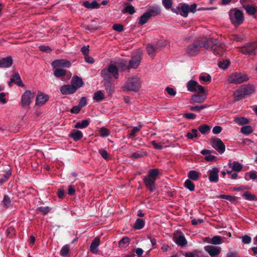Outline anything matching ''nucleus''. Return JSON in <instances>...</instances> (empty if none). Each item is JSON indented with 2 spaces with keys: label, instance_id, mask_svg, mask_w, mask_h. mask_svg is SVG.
Masks as SVG:
<instances>
[{
  "label": "nucleus",
  "instance_id": "1",
  "mask_svg": "<svg viewBox=\"0 0 257 257\" xmlns=\"http://www.w3.org/2000/svg\"><path fill=\"white\" fill-rule=\"evenodd\" d=\"M204 48L207 50L211 51L214 55L217 56L222 55L225 51L224 44L217 40L213 41L210 38H206V42L204 44Z\"/></svg>",
  "mask_w": 257,
  "mask_h": 257
},
{
  "label": "nucleus",
  "instance_id": "2",
  "mask_svg": "<svg viewBox=\"0 0 257 257\" xmlns=\"http://www.w3.org/2000/svg\"><path fill=\"white\" fill-rule=\"evenodd\" d=\"M159 174V172L158 169H151L149 171L148 175L143 179L146 187L152 192L156 189L155 182Z\"/></svg>",
  "mask_w": 257,
  "mask_h": 257
},
{
  "label": "nucleus",
  "instance_id": "3",
  "mask_svg": "<svg viewBox=\"0 0 257 257\" xmlns=\"http://www.w3.org/2000/svg\"><path fill=\"white\" fill-rule=\"evenodd\" d=\"M206 42V38H202L189 45L186 48V54L190 56H194L199 54L201 48L204 47Z\"/></svg>",
  "mask_w": 257,
  "mask_h": 257
},
{
  "label": "nucleus",
  "instance_id": "4",
  "mask_svg": "<svg viewBox=\"0 0 257 257\" xmlns=\"http://www.w3.org/2000/svg\"><path fill=\"white\" fill-rule=\"evenodd\" d=\"M141 87L140 78L137 76H133L127 79L126 82L122 87L124 91H139Z\"/></svg>",
  "mask_w": 257,
  "mask_h": 257
},
{
  "label": "nucleus",
  "instance_id": "5",
  "mask_svg": "<svg viewBox=\"0 0 257 257\" xmlns=\"http://www.w3.org/2000/svg\"><path fill=\"white\" fill-rule=\"evenodd\" d=\"M101 75L105 80L108 81L110 80L112 76L117 79L119 76L118 70L115 65L110 64L101 71Z\"/></svg>",
  "mask_w": 257,
  "mask_h": 257
},
{
  "label": "nucleus",
  "instance_id": "6",
  "mask_svg": "<svg viewBox=\"0 0 257 257\" xmlns=\"http://www.w3.org/2000/svg\"><path fill=\"white\" fill-rule=\"evenodd\" d=\"M229 19L235 26L241 25L244 21V16L242 11L237 9H231L229 12Z\"/></svg>",
  "mask_w": 257,
  "mask_h": 257
},
{
  "label": "nucleus",
  "instance_id": "7",
  "mask_svg": "<svg viewBox=\"0 0 257 257\" xmlns=\"http://www.w3.org/2000/svg\"><path fill=\"white\" fill-rule=\"evenodd\" d=\"M142 60V53L140 51L135 52L132 54V57L129 61L128 65H121L120 67L122 69H136L139 66Z\"/></svg>",
  "mask_w": 257,
  "mask_h": 257
},
{
  "label": "nucleus",
  "instance_id": "8",
  "mask_svg": "<svg viewBox=\"0 0 257 257\" xmlns=\"http://www.w3.org/2000/svg\"><path fill=\"white\" fill-rule=\"evenodd\" d=\"M249 77L247 74L240 72H233L228 77V81L230 83L238 84L247 81Z\"/></svg>",
  "mask_w": 257,
  "mask_h": 257
},
{
  "label": "nucleus",
  "instance_id": "9",
  "mask_svg": "<svg viewBox=\"0 0 257 257\" xmlns=\"http://www.w3.org/2000/svg\"><path fill=\"white\" fill-rule=\"evenodd\" d=\"M238 49V51L242 54L255 55L257 54V41L246 44Z\"/></svg>",
  "mask_w": 257,
  "mask_h": 257
},
{
  "label": "nucleus",
  "instance_id": "10",
  "mask_svg": "<svg viewBox=\"0 0 257 257\" xmlns=\"http://www.w3.org/2000/svg\"><path fill=\"white\" fill-rule=\"evenodd\" d=\"M34 97V93L31 90H26L21 96V103L23 107L30 105Z\"/></svg>",
  "mask_w": 257,
  "mask_h": 257
},
{
  "label": "nucleus",
  "instance_id": "11",
  "mask_svg": "<svg viewBox=\"0 0 257 257\" xmlns=\"http://www.w3.org/2000/svg\"><path fill=\"white\" fill-rule=\"evenodd\" d=\"M51 65L53 68H69L71 63L67 59H56L52 61Z\"/></svg>",
  "mask_w": 257,
  "mask_h": 257
},
{
  "label": "nucleus",
  "instance_id": "12",
  "mask_svg": "<svg viewBox=\"0 0 257 257\" xmlns=\"http://www.w3.org/2000/svg\"><path fill=\"white\" fill-rule=\"evenodd\" d=\"M212 147L217 150L220 154L224 152L225 147L222 141L218 138L213 139L211 141Z\"/></svg>",
  "mask_w": 257,
  "mask_h": 257
},
{
  "label": "nucleus",
  "instance_id": "13",
  "mask_svg": "<svg viewBox=\"0 0 257 257\" xmlns=\"http://www.w3.org/2000/svg\"><path fill=\"white\" fill-rule=\"evenodd\" d=\"M187 88L190 92H204V88L202 86L198 85L197 81L193 80L189 81L187 83Z\"/></svg>",
  "mask_w": 257,
  "mask_h": 257
},
{
  "label": "nucleus",
  "instance_id": "14",
  "mask_svg": "<svg viewBox=\"0 0 257 257\" xmlns=\"http://www.w3.org/2000/svg\"><path fill=\"white\" fill-rule=\"evenodd\" d=\"M205 250L208 253L211 257H216L221 252V248L219 246L206 245L204 247Z\"/></svg>",
  "mask_w": 257,
  "mask_h": 257
},
{
  "label": "nucleus",
  "instance_id": "15",
  "mask_svg": "<svg viewBox=\"0 0 257 257\" xmlns=\"http://www.w3.org/2000/svg\"><path fill=\"white\" fill-rule=\"evenodd\" d=\"M199 94L192 95L191 100L193 103H201L205 101L206 98L207 93L204 90V92H199Z\"/></svg>",
  "mask_w": 257,
  "mask_h": 257
},
{
  "label": "nucleus",
  "instance_id": "16",
  "mask_svg": "<svg viewBox=\"0 0 257 257\" xmlns=\"http://www.w3.org/2000/svg\"><path fill=\"white\" fill-rule=\"evenodd\" d=\"M49 99L48 95L43 93H39L36 98L35 104L38 106L43 105Z\"/></svg>",
  "mask_w": 257,
  "mask_h": 257
},
{
  "label": "nucleus",
  "instance_id": "17",
  "mask_svg": "<svg viewBox=\"0 0 257 257\" xmlns=\"http://www.w3.org/2000/svg\"><path fill=\"white\" fill-rule=\"evenodd\" d=\"M60 90L61 93L64 95L73 94L76 91V88H75L72 84L63 85L61 87Z\"/></svg>",
  "mask_w": 257,
  "mask_h": 257
},
{
  "label": "nucleus",
  "instance_id": "18",
  "mask_svg": "<svg viewBox=\"0 0 257 257\" xmlns=\"http://www.w3.org/2000/svg\"><path fill=\"white\" fill-rule=\"evenodd\" d=\"M219 170L216 167H213L211 170L209 171V180L212 182H217L218 181Z\"/></svg>",
  "mask_w": 257,
  "mask_h": 257
},
{
  "label": "nucleus",
  "instance_id": "19",
  "mask_svg": "<svg viewBox=\"0 0 257 257\" xmlns=\"http://www.w3.org/2000/svg\"><path fill=\"white\" fill-rule=\"evenodd\" d=\"M228 166L231 169L232 171L234 172H240L243 168L242 165L236 161H234L233 162L229 161Z\"/></svg>",
  "mask_w": 257,
  "mask_h": 257
},
{
  "label": "nucleus",
  "instance_id": "20",
  "mask_svg": "<svg viewBox=\"0 0 257 257\" xmlns=\"http://www.w3.org/2000/svg\"><path fill=\"white\" fill-rule=\"evenodd\" d=\"M13 59L11 56H8L0 59V67L8 68L12 66Z\"/></svg>",
  "mask_w": 257,
  "mask_h": 257
},
{
  "label": "nucleus",
  "instance_id": "21",
  "mask_svg": "<svg viewBox=\"0 0 257 257\" xmlns=\"http://www.w3.org/2000/svg\"><path fill=\"white\" fill-rule=\"evenodd\" d=\"M71 84L77 90V89L83 86V82L80 77L74 76L71 79Z\"/></svg>",
  "mask_w": 257,
  "mask_h": 257
},
{
  "label": "nucleus",
  "instance_id": "22",
  "mask_svg": "<svg viewBox=\"0 0 257 257\" xmlns=\"http://www.w3.org/2000/svg\"><path fill=\"white\" fill-rule=\"evenodd\" d=\"M174 240L177 244L182 247L185 246L187 243L185 237L182 235L174 236Z\"/></svg>",
  "mask_w": 257,
  "mask_h": 257
},
{
  "label": "nucleus",
  "instance_id": "23",
  "mask_svg": "<svg viewBox=\"0 0 257 257\" xmlns=\"http://www.w3.org/2000/svg\"><path fill=\"white\" fill-rule=\"evenodd\" d=\"M100 244V239L98 238H94L90 245V250L93 253H96L98 251V247Z\"/></svg>",
  "mask_w": 257,
  "mask_h": 257
},
{
  "label": "nucleus",
  "instance_id": "24",
  "mask_svg": "<svg viewBox=\"0 0 257 257\" xmlns=\"http://www.w3.org/2000/svg\"><path fill=\"white\" fill-rule=\"evenodd\" d=\"M146 12L150 17H155L160 14L161 10L159 7L155 6L151 7Z\"/></svg>",
  "mask_w": 257,
  "mask_h": 257
},
{
  "label": "nucleus",
  "instance_id": "25",
  "mask_svg": "<svg viewBox=\"0 0 257 257\" xmlns=\"http://www.w3.org/2000/svg\"><path fill=\"white\" fill-rule=\"evenodd\" d=\"M11 82H13L15 83L17 85H18V86H19L20 87H25V85L23 83V82L21 79L20 76L18 73H16L13 76V77L11 79Z\"/></svg>",
  "mask_w": 257,
  "mask_h": 257
},
{
  "label": "nucleus",
  "instance_id": "26",
  "mask_svg": "<svg viewBox=\"0 0 257 257\" xmlns=\"http://www.w3.org/2000/svg\"><path fill=\"white\" fill-rule=\"evenodd\" d=\"M83 6L88 9H98L99 7V5L96 1H93L91 3L88 1H85L83 3Z\"/></svg>",
  "mask_w": 257,
  "mask_h": 257
},
{
  "label": "nucleus",
  "instance_id": "27",
  "mask_svg": "<svg viewBox=\"0 0 257 257\" xmlns=\"http://www.w3.org/2000/svg\"><path fill=\"white\" fill-rule=\"evenodd\" d=\"M245 96L251 94L254 92V87L250 84L241 86Z\"/></svg>",
  "mask_w": 257,
  "mask_h": 257
},
{
  "label": "nucleus",
  "instance_id": "28",
  "mask_svg": "<svg viewBox=\"0 0 257 257\" xmlns=\"http://www.w3.org/2000/svg\"><path fill=\"white\" fill-rule=\"evenodd\" d=\"M200 175V173L195 170H191L188 172V177L189 178L188 179L196 181L199 179Z\"/></svg>",
  "mask_w": 257,
  "mask_h": 257
},
{
  "label": "nucleus",
  "instance_id": "29",
  "mask_svg": "<svg viewBox=\"0 0 257 257\" xmlns=\"http://www.w3.org/2000/svg\"><path fill=\"white\" fill-rule=\"evenodd\" d=\"M233 96L236 100H239L245 96L242 87H240L234 92Z\"/></svg>",
  "mask_w": 257,
  "mask_h": 257
},
{
  "label": "nucleus",
  "instance_id": "30",
  "mask_svg": "<svg viewBox=\"0 0 257 257\" xmlns=\"http://www.w3.org/2000/svg\"><path fill=\"white\" fill-rule=\"evenodd\" d=\"M104 94L102 91H97L94 93L93 99L96 102H99L104 98Z\"/></svg>",
  "mask_w": 257,
  "mask_h": 257
},
{
  "label": "nucleus",
  "instance_id": "31",
  "mask_svg": "<svg viewBox=\"0 0 257 257\" xmlns=\"http://www.w3.org/2000/svg\"><path fill=\"white\" fill-rule=\"evenodd\" d=\"M70 136L75 141H77L80 140L83 137V134L80 131H76L74 133H72L70 134Z\"/></svg>",
  "mask_w": 257,
  "mask_h": 257
},
{
  "label": "nucleus",
  "instance_id": "32",
  "mask_svg": "<svg viewBox=\"0 0 257 257\" xmlns=\"http://www.w3.org/2000/svg\"><path fill=\"white\" fill-rule=\"evenodd\" d=\"M234 121L239 125H243L247 124L249 122V120L244 117H238L234 119Z\"/></svg>",
  "mask_w": 257,
  "mask_h": 257
},
{
  "label": "nucleus",
  "instance_id": "33",
  "mask_svg": "<svg viewBox=\"0 0 257 257\" xmlns=\"http://www.w3.org/2000/svg\"><path fill=\"white\" fill-rule=\"evenodd\" d=\"M189 8L187 4L182 5L180 8L181 16L184 17H187L188 15Z\"/></svg>",
  "mask_w": 257,
  "mask_h": 257
},
{
  "label": "nucleus",
  "instance_id": "34",
  "mask_svg": "<svg viewBox=\"0 0 257 257\" xmlns=\"http://www.w3.org/2000/svg\"><path fill=\"white\" fill-rule=\"evenodd\" d=\"M151 17L149 16L148 13L145 12L139 19V24L141 25H143L146 24Z\"/></svg>",
  "mask_w": 257,
  "mask_h": 257
},
{
  "label": "nucleus",
  "instance_id": "35",
  "mask_svg": "<svg viewBox=\"0 0 257 257\" xmlns=\"http://www.w3.org/2000/svg\"><path fill=\"white\" fill-rule=\"evenodd\" d=\"M89 124V121L87 119H84L81 121L77 122L75 125V127L82 129L87 127Z\"/></svg>",
  "mask_w": 257,
  "mask_h": 257
},
{
  "label": "nucleus",
  "instance_id": "36",
  "mask_svg": "<svg viewBox=\"0 0 257 257\" xmlns=\"http://www.w3.org/2000/svg\"><path fill=\"white\" fill-rule=\"evenodd\" d=\"M244 9L246 11V12L250 15H253L255 14L257 12V7L255 6H252L250 5H247L245 6Z\"/></svg>",
  "mask_w": 257,
  "mask_h": 257
},
{
  "label": "nucleus",
  "instance_id": "37",
  "mask_svg": "<svg viewBox=\"0 0 257 257\" xmlns=\"http://www.w3.org/2000/svg\"><path fill=\"white\" fill-rule=\"evenodd\" d=\"M208 106H209L206 104L199 106H191L190 107V109L191 111H195L198 112H200L202 110L207 108Z\"/></svg>",
  "mask_w": 257,
  "mask_h": 257
},
{
  "label": "nucleus",
  "instance_id": "38",
  "mask_svg": "<svg viewBox=\"0 0 257 257\" xmlns=\"http://www.w3.org/2000/svg\"><path fill=\"white\" fill-rule=\"evenodd\" d=\"M253 130L251 126L245 125L241 128L240 132L244 135H248L252 133Z\"/></svg>",
  "mask_w": 257,
  "mask_h": 257
},
{
  "label": "nucleus",
  "instance_id": "39",
  "mask_svg": "<svg viewBox=\"0 0 257 257\" xmlns=\"http://www.w3.org/2000/svg\"><path fill=\"white\" fill-rule=\"evenodd\" d=\"M53 74L56 77H63L66 75V71L64 69H56L54 71Z\"/></svg>",
  "mask_w": 257,
  "mask_h": 257
},
{
  "label": "nucleus",
  "instance_id": "40",
  "mask_svg": "<svg viewBox=\"0 0 257 257\" xmlns=\"http://www.w3.org/2000/svg\"><path fill=\"white\" fill-rule=\"evenodd\" d=\"M230 62L229 60L226 59L221 61L218 62V66L222 69H226L228 66L230 65Z\"/></svg>",
  "mask_w": 257,
  "mask_h": 257
},
{
  "label": "nucleus",
  "instance_id": "41",
  "mask_svg": "<svg viewBox=\"0 0 257 257\" xmlns=\"http://www.w3.org/2000/svg\"><path fill=\"white\" fill-rule=\"evenodd\" d=\"M184 186L191 191H193L195 189V184L190 179L185 181Z\"/></svg>",
  "mask_w": 257,
  "mask_h": 257
},
{
  "label": "nucleus",
  "instance_id": "42",
  "mask_svg": "<svg viewBox=\"0 0 257 257\" xmlns=\"http://www.w3.org/2000/svg\"><path fill=\"white\" fill-rule=\"evenodd\" d=\"M145 222L142 219H137L135 222L134 227L137 229H141L144 227Z\"/></svg>",
  "mask_w": 257,
  "mask_h": 257
},
{
  "label": "nucleus",
  "instance_id": "43",
  "mask_svg": "<svg viewBox=\"0 0 257 257\" xmlns=\"http://www.w3.org/2000/svg\"><path fill=\"white\" fill-rule=\"evenodd\" d=\"M198 130L201 134H205L210 131V127H209V125L204 124L200 125L198 127Z\"/></svg>",
  "mask_w": 257,
  "mask_h": 257
},
{
  "label": "nucleus",
  "instance_id": "44",
  "mask_svg": "<svg viewBox=\"0 0 257 257\" xmlns=\"http://www.w3.org/2000/svg\"><path fill=\"white\" fill-rule=\"evenodd\" d=\"M210 242L213 244H220L222 243V238L220 236H213L210 240Z\"/></svg>",
  "mask_w": 257,
  "mask_h": 257
},
{
  "label": "nucleus",
  "instance_id": "45",
  "mask_svg": "<svg viewBox=\"0 0 257 257\" xmlns=\"http://www.w3.org/2000/svg\"><path fill=\"white\" fill-rule=\"evenodd\" d=\"M186 136L189 139H193L194 138H197L198 136V131L196 129H192L191 132L187 133Z\"/></svg>",
  "mask_w": 257,
  "mask_h": 257
},
{
  "label": "nucleus",
  "instance_id": "46",
  "mask_svg": "<svg viewBox=\"0 0 257 257\" xmlns=\"http://www.w3.org/2000/svg\"><path fill=\"white\" fill-rule=\"evenodd\" d=\"M69 252V248L67 245H64L60 250V255L63 257H66Z\"/></svg>",
  "mask_w": 257,
  "mask_h": 257
},
{
  "label": "nucleus",
  "instance_id": "47",
  "mask_svg": "<svg viewBox=\"0 0 257 257\" xmlns=\"http://www.w3.org/2000/svg\"><path fill=\"white\" fill-rule=\"evenodd\" d=\"M218 198L224 199L230 202H234L236 200V198L231 195H221L218 197Z\"/></svg>",
  "mask_w": 257,
  "mask_h": 257
},
{
  "label": "nucleus",
  "instance_id": "48",
  "mask_svg": "<svg viewBox=\"0 0 257 257\" xmlns=\"http://www.w3.org/2000/svg\"><path fill=\"white\" fill-rule=\"evenodd\" d=\"M3 205L6 208H8L11 203V199L9 196L8 195H5L3 199Z\"/></svg>",
  "mask_w": 257,
  "mask_h": 257
},
{
  "label": "nucleus",
  "instance_id": "49",
  "mask_svg": "<svg viewBox=\"0 0 257 257\" xmlns=\"http://www.w3.org/2000/svg\"><path fill=\"white\" fill-rule=\"evenodd\" d=\"M100 136L103 137H106L110 135L109 131L104 127H102L99 130Z\"/></svg>",
  "mask_w": 257,
  "mask_h": 257
},
{
  "label": "nucleus",
  "instance_id": "50",
  "mask_svg": "<svg viewBox=\"0 0 257 257\" xmlns=\"http://www.w3.org/2000/svg\"><path fill=\"white\" fill-rule=\"evenodd\" d=\"M11 171L9 170L6 174L4 175V178L0 180V185H2L4 183L6 182L11 175Z\"/></svg>",
  "mask_w": 257,
  "mask_h": 257
},
{
  "label": "nucleus",
  "instance_id": "51",
  "mask_svg": "<svg viewBox=\"0 0 257 257\" xmlns=\"http://www.w3.org/2000/svg\"><path fill=\"white\" fill-rule=\"evenodd\" d=\"M243 197L246 200H249V201H253L256 200V197L254 195L251 194L248 192H245L243 195Z\"/></svg>",
  "mask_w": 257,
  "mask_h": 257
},
{
  "label": "nucleus",
  "instance_id": "52",
  "mask_svg": "<svg viewBox=\"0 0 257 257\" xmlns=\"http://www.w3.org/2000/svg\"><path fill=\"white\" fill-rule=\"evenodd\" d=\"M130 242V239L128 237H123L119 241V245L120 247H124L126 245H128Z\"/></svg>",
  "mask_w": 257,
  "mask_h": 257
},
{
  "label": "nucleus",
  "instance_id": "53",
  "mask_svg": "<svg viewBox=\"0 0 257 257\" xmlns=\"http://www.w3.org/2000/svg\"><path fill=\"white\" fill-rule=\"evenodd\" d=\"M146 49H147L148 53L150 56H151V57L154 56L155 49L152 45H151L150 44L148 45L147 46Z\"/></svg>",
  "mask_w": 257,
  "mask_h": 257
},
{
  "label": "nucleus",
  "instance_id": "54",
  "mask_svg": "<svg viewBox=\"0 0 257 257\" xmlns=\"http://www.w3.org/2000/svg\"><path fill=\"white\" fill-rule=\"evenodd\" d=\"M123 12L127 13L131 15L134 14L135 13V8L133 6H127L123 11Z\"/></svg>",
  "mask_w": 257,
  "mask_h": 257
},
{
  "label": "nucleus",
  "instance_id": "55",
  "mask_svg": "<svg viewBox=\"0 0 257 257\" xmlns=\"http://www.w3.org/2000/svg\"><path fill=\"white\" fill-rule=\"evenodd\" d=\"M38 210L42 212L43 214H46L51 210V208L48 206H41L38 208Z\"/></svg>",
  "mask_w": 257,
  "mask_h": 257
},
{
  "label": "nucleus",
  "instance_id": "56",
  "mask_svg": "<svg viewBox=\"0 0 257 257\" xmlns=\"http://www.w3.org/2000/svg\"><path fill=\"white\" fill-rule=\"evenodd\" d=\"M163 5L167 9H169L172 5V0H162Z\"/></svg>",
  "mask_w": 257,
  "mask_h": 257
},
{
  "label": "nucleus",
  "instance_id": "57",
  "mask_svg": "<svg viewBox=\"0 0 257 257\" xmlns=\"http://www.w3.org/2000/svg\"><path fill=\"white\" fill-rule=\"evenodd\" d=\"M112 28L114 30L118 32H121L123 30V26L118 24H114L112 26Z\"/></svg>",
  "mask_w": 257,
  "mask_h": 257
},
{
  "label": "nucleus",
  "instance_id": "58",
  "mask_svg": "<svg viewBox=\"0 0 257 257\" xmlns=\"http://www.w3.org/2000/svg\"><path fill=\"white\" fill-rule=\"evenodd\" d=\"M165 90L167 92L168 94L171 96H174L176 94V91L172 87H167Z\"/></svg>",
  "mask_w": 257,
  "mask_h": 257
},
{
  "label": "nucleus",
  "instance_id": "59",
  "mask_svg": "<svg viewBox=\"0 0 257 257\" xmlns=\"http://www.w3.org/2000/svg\"><path fill=\"white\" fill-rule=\"evenodd\" d=\"M242 241L245 244H248L251 241V238L247 235H244V236L240 237Z\"/></svg>",
  "mask_w": 257,
  "mask_h": 257
},
{
  "label": "nucleus",
  "instance_id": "60",
  "mask_svg": "<svg viewBox=\"0 0 257 257\" xmlns=\"http://www.w3.org/2000/svg\"><path fill=\"white\" fill-rule=\"evenodd\" d=\"M249 175V179L254 180L257 178V172L255 171H250L246 173L245 176Z\"/></svg>",
  "mask_w": 257,
  "mask_h": 257
},
{
  "label": "nucleus",
  "instance_id": "61",
  "mask_svg": "<svg viewBox=\"0 0 257 257\" xmlns=\"http://www.w3.org/2000/svg\"><path fill=\"white\" fill-rule=\"evenodd\" d=\"M204 159L206 161L209 162H215L217 160V157L211 155L206 156Z\"/></svg>",
  "mask_w": 257,
  "mask_h": 257
},
{
  "label": "nucleus",
  "instance_id": "62",
  "mask_svg": "<svg viewBox=\"0 0 257 257\" xmlns=\"http://www.w3.org/2000/svg\"><path fill=\"white\" fill-rule=\"evenodd\" d=\"M39 49L43 52H45L48 53V52H50L51 51V48L49 46H47L41 45V46H40L39 47Z\"/></svg>",
  "mask_w": 257,
  "mask_h": 257
},
{
  "label": "nucleus",
  "instance_id": "63",
  "mask_svg": "<svg viewBox=\"0 0 257 257\" xmlns=\"http://www.w3.org/2000/svg\"><path fill=\"white\" fill-rule=\"evenodd\" d=\"M81 107L78 105L74 106L70 110V112L73 113H78L80 111Z\"/></svg>",
  "mask_w": 257,
  "mask_h": 257
},
{
  "label": "nucleus",
  "instance_id": "64",
  "mask_svg": "<svg viewBox=\"0 0 257 257\" xmlns=\"http://www.w3.org/2000/svg\"><path fill=\"white\" fill-rule=\"evenodd\" d=\"M99 153H100V154L101 155L103 158H104L105 160L108 159V154L105 150L103 149L100 150L99 151Z\"/></svg>",
  "mask_w": 257,
  "mask_h": 257
}]
</instances>
